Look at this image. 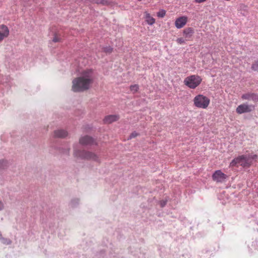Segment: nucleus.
I'll use <instances>...</instances> for the list:
<instances>
[{"mask_svg":"<svg viewBox=\"0 0 258 258\" xmlns=\"http://www.w3.org/2000/svg\"><path fill=\"white\" fill-rule=\"evenodd\" d=\"M94 80L93 70L87 69L83 71L81 76L73 80L72 89L74 92H83L88 90Z\"/></svg>","mask_w":258,"mask_h":258,"instance_id":"nucleus-1","label":"nucleus"},{"mask_svg":"<svg viewBox=\"0 0 258 258\" xmlns=\"http://www.w3.org/2000/svg\"><path fill=\"white\" fill-rule=\"evenodd\" d=\"M202 81V78L196 75L186 77L183 81L184 84L190 89H194L198 87Z\"/></svg>","mask_w":258,"mask_h":258,"instance_id":"nucleus-2","label":"nucleus"},{"mask_svg":"<svg viewBox=\"0 0 258 258\" xmlns=\"http://www.w3.org/2000/svg\"><path fill=\"white\" fill-rule=\"evenodd\" d=\"M194 105L199 108L206 109L210 103V99L203 94L196 95L193 99Z\"/></svg>","mask_w":258,"mask_h":258,"instance_id":"nucleus-3","label":"nucleus"},{"mask_svg":"<svg viewBox=\"0 0 258 258\" xmlns=\"http://www.w3.org/2000/svg\"><path fill=\"white\" fill-rule=\"evenodd\" d=\"M251 161L245 155H241L234 159L230 163V167L241 166L242 167L249 166Z\"/></svg>","mask_w":258,"mask_h":258,"instance_id":"nucleus-4","label":"nucleus"},{"mask_svg":"<svg viewBox=\"0 0 258 258\" xmlns=\"http://www.w3.org/2000/svg\"><path fill=\"white\" fill-rule=\"evenodd\" d=\"M254 109V105L243 103L238 105L236 108V111L238 114H240L244 113L250 112Z\"/></svg>","mask_w":258,"mask_h":258,"instance_id":"nucleus-5","label":"nucleus"},{"mask_svg":"<svg viewBox=\"0 0 258 258\" xmlns=\"http://www.w3.org/2000/svg\"><path fill=\"white\" fill-rule=\"evenodd\" d=\"M77 155L80 156L83 159L87 160H92L95 161H98V157L93 153L87 151H81Z\"/></svg>","mask_w":258,"mask_h":258,"instance_id":"nucleus-6","label":"nucleus"},{"mask_svg":"<svg viewBox=\"0 0 258 258\" xmlns=\"http://www.w3.org/2000/svg\"><path fill=\"white\" fill-rule=\"evenodd\" d=\"M227 177V176L220 170L215 171L212 175L213 180L217 182H222Z\"/></svg>","mask_w":258,"mask_h":258,"instance_id":"nucleus-7","label":"nucleus"},{"mask_svg":"<svg viewBox=\"0 0 258 258\" xmlns=\"http://www.w3.org/2000/svg\"><path fill=\"white\" fill-rule=\"evenodd\" d=\"M187 22V17L186 16H182L177 18L175 21V26L180 29L183 27Z\"/></svg>","mask_w":258,"mask_h":258,"instance_id":"nucleus-8","label":"nucleus"},{"mask_svg":"<svg viewBox=\"0 0 258 258\" xmlns=\"http://www.w3.org/2000/svg\"><path fill=\"white\" fill-rule=\"evenodd\" d=\"M9 30L8 27L5 25L0 26V42L9 35Z\"/></svg>","mask_w":258,"mask_h":258,"instance_id":"nucleus-9","label":"nucleus"},{"mask_svg":"<svg viewBox=\"0 0 258 258\" xmlns=\"http://www.w3.org/2000/svg\"><path fill=\"white\" fill-rule=\"evenodd\" d=\"M94 142L93 139L88 136L83 137L80 139V143L84 145H92Z\"/></svg>","mask_w":258,"mask_h":258,"instance_id":"nucleus-10","label":"nucleus"},{"mask_svg":"<svg viewBox=\"0 0 258 258\" xmlns=\"http://www.w3.org/2000/svg\"><path fill=\"white\" fill-rule=\"evenodd\" d=\"M119 117L117 115H109L105 117L103 121L105 123L110 124L118 120Z\"/></svg>","mask_w":258,"mask_h":258,"instance_id":"nucleus-11","label":"nucleus"},{"mask_svg":"<svg viewBox=\"0 0 258 258\" xmlns=\"http://www.w3.org/2000/svg\"><path fill=\"white\" fill-rule=\"evenodd\" d=\"M194 33V30L192 28L189 27L183 30V34L184 38L186 41H188L191 38Z\"/></svg>","mask_w":258,"mask_h":258,"instance_id":"nucleus-12","label":"nucleus"},{"mask_svg":"<svg viewBox=\"0 0 258 258\" xmlns=\"http://www.w3.org/2000/svg\"><path fill=\"white\" fill-rule=\"evenodd\" d=\"M144 18L147 23L150 25H152L155 23V19L147 12H144Z\"/></svg>","mask_w":258,"mask_h":258,"instance_id":"nucleus-13","label":"nucleus"},{"mask_svg":"<svg viewBox=\"0 0 258 258\" xmlns=\"http://www.w3.org/2000/svg\"><path fill=\"white\" fill-rule=\"evenodd\" d=\"M54 135L56 137L64 138L68 135V133L63 130H58L54 132Z\"/></svg>","mask_w":258,"mask_h":258,"instance_id":"nucleus-14","label":"nucleus"},{"mask_svg":"<svg viewBox=\"0 0 258 258\" xmlns=\"http://www.w3.org/2000/svg\"><path fill=\"white\" fill-rule=\"evenodd\" d=\"M131 92L135 94L137 93L139 90V86L138 84L132 85L130 87Z\"/></svg>","mask_w":258,"mask_h":258,"instance_id":"nucleus-15","label":"nucleus"},{"mask_svg":"<svg viewBox=\"0 0 258 258\" xmlns=\"http://www.w3.org/2000/svg\"><path fill=\"white\" fill-rule=\"evenodd\" d=\"M61 41L62 39L60 37V35H58L57 34H55L52 39V41L54 42H61Z\"/></svg>","mask_w":258,"mask_h":258,"instance_id":"nucleus-16","label":"nucleus"},{"mask_svg":"<svg viewBox=\"0 0 258 258\" xmlns=\"http://www.w3.org/2000/svg\"><path fill=\"white\" fill-rule=\"evenodd\" d=\"M103 51L106 53H111L113 51V48L110 46H106L103 48Z\"/></svg>","mask_w":258,"mask_h":258,"instance_id":"nucleus-17","label":"nucleus"},{"mask_svg":"<svg viewBox=\"0 0 258 258\" xmlns=\"http://www.w3.org/2000/svg\"><path fill=\"white\" fill-rule=\"evenodd\" d=\"M251 93H247L243 94L241 96V98L243 100H250Z\"/></svg>","mask_w":258,"mask_h":258,"instance_id":"nucleus-18","label":"nucleus"},{"mask_svg":"<svg viewBox=\"0 0 258 258\" xmlns=\"http://www.w3.org/2000/svg\"><path fill=\"white\" fill-rule=\"evenodd\" d=\"M186 40L183 38H178L176 39V42L179 44H182L185 43Z\"/></svg>","mask_w":258,"mask_h":258,"instance_id":"nucleus-19","label":"nucleus"},{"mask_svg":"<svg viewBox=\"0 0 258 258\" xmlns=\"http://www.w3.org/2000/svg\"><path fill=\"white\" fill-rule=\"evenodd\" d=\"M250 100H252L254 102L258 101V96L254 93H251Z\"/></svg>","mask_w":258,"mask_h":258,"instance_id":"nucleus-20","label":"nucleus"},{"mask_svg":"<svg viewBox=\"0 0 258 258\" xmlns=\"http://www.w3.org/2000/svg\"><path fill=\"white\" fill-rule=\"evenodd\" d=\"M165 14H166L165 11L162 10L161 11H160L159 12H158L157 16L159 17L163 18L165 16Z\"/></svg>","mask_w":258,"mask_h":258,"instance_id":"nucleus-21","label":"nucleus"},{"mask_svg":"<svg viewBox=\"0 0 258 258\" xmlns=\"http://www.w3.org/2000/svg\"><path fill=\"white\" fill-rule=\"evenodd\" d=\"M252 70L256 71L258 69V61H254L251 66Z\"/></svg>","mask_w":258,"mask_h":258,"instance_id":"nucleus-22","label":"nucleus"},{"mask_svg":"<svg viewBox=\"0 0 258 258\" xmlns=\"http://www.w3.org/2000/svg\"><path fill=\"white\" fill-rule=\"evenodd\" d=\"M139 136V134L136 132H133L130 136V139L134 138Z\"/></svg>","mask_w":258,"mask_h":258,"instance_id":"nucleus-23","label":"nucleus"},{"mask_svg":"<svg viewBox=\"0 0 258 258\" xmlns=\"http://www.w3.org/2000/svg\"><path fill=\"white\" fill-rule=\"evenodd\" d=\"M7 162L4 160H2L0 161V168H4L5 166L7 165Z\"/></svg>","mask_w":258,"mask_h":258,"instance_id":"nucleus-24","label":"nucleus"},{"mask_svg":"<svg viewBox=\"0 0 258 258\" xmlns=\"http://www.w3.org/2000/svg\"><path fill=\"white\" fill-rule=\"evenodd\" d=\"M98 4H101L103 5H106L107 4V2L105 0H98L97 2Z\"/></svg>","mask_w":258,"mask_h":258,"instance_id":"nucleus-25","label":"nucleus"},{"mask_svg":"<svg viewBox=\"0 0 258 258\" xmlns=\"http://www.w3.org/2000/svg\"><path fill=\"white\" fill-rule=\"evenodd\" d=\"M257 157V156L256 155H251V156H249L247 157V158H248L249 159V161H250V159H256Z\"/></svg>","mask_w":258,"mask_h":258,"instance_id":"nucleus-26","label":"nucleus"},{"mask_svg":"<svg viewBox=\"0 0 258 258\" xmlns=\"http://www.w3.org/2000/svg\"><path fill=\"white\" fill-rule=\"evenodd\" d=\"M166 204V202L164 201H162L160 202V204L161 207H163Z\"/></svg>","mask_w":258,"mask_h":258,"instance_id":"nucleus-27","label":"nucleus"},{"mask_svg":"<svg viewBox=\"0 0 258 258\" xmlns=\"http://www.w3.org/2000/svg\"><path fill=\"white\" fill-rule=\"evenodd\" d=\"M195 1L197 3H204L206 1H207V0H195Z\"/></svg>","mask_w":258,"mask_h":258,"instance_id":"nucleus-28","label":"nucleus"},{"mask_svg":"<svg viewBox=\"0 0 258 258\" xmlns=\"http://www.w3.org/2000/svg\"><path fill=\"white\" fill-rule=\"evenodd\" d=\"M4 208V204L2 201H0V211Z\"/></svg>","mask_w":258,"mask_h":258,"instance_id":"nucleus-29","label":"nucleus"},{"mask_svg":"<svg viewBox=\"0 0 258 258\" xmlns=\"http://www.w3.org/2000/svg\"><path fill=\"white\" fill-rule=\"evenodd\" d=\"M8 243V244H10V243H11V241L9 240H8V243Z\"/></svg>","mask_w":258,"mask_h":258,"instance_id":"nucleus-30","label":"nucleus"}]
</instances>
